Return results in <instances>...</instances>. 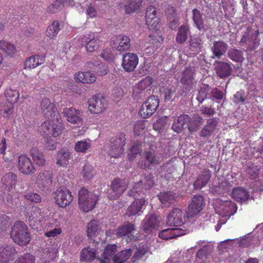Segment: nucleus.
Here are the masks:
<instances>
[{
	"mask_svg": "<svg viewBox=\"0 0 263 263\" xmlns=\"http://www.w3.org/2000/svg\"><path fill=\"white\" fill-rule=\"evenodd\" d=\"M156 138L152 135H147L144 137V143L148 146L143 153V159L137 163L139 168L146 169L151 166L159 164L161 161V154L156 152Z\"/></svg>",
	"mask_w": 263,
	"mask_h": 263,
	"instance_id": "f257e3e1",
	"label": "nucleus"
},
{
	"mask_svg": "<svg viewBox=\"0 0 263 263\" xmlns=\"http://www.w3.org/2000/svg\"><path fill=\"white\" fill-rule=\"evenodd\" d=\"M10 236L12 240L20 246H25L29 243L30 238L27 225L23 221H17L12 227Z\"/></svg>",
	"mask_w": 263,
	"mask_h": 263,
	"instance_id": "f03ea898",
	"label": "nucleus"
},
{
	"mask_svg": "<svg viewBox=\"0 0 263 263\" xmlns=\"http://www.w3.org/2000/svg\"><path fill=\"white\" fill-rule=\"evenodd\" d=\"M99 200L98 196L84 188H81L78 194V206L79 209L85 213L91 211Z\"/></svg>",
	"mask_w": 263,
	"mask_h": 263,
	"instance_id": "7ed1b4c3",
	"label": "nucleus"
},
{
	"mask_svg": "<svg viewBox=\"0 0 263 263\" xmlns=\"http://www.w3.org/2000/svg\"><path fill=\"white\" fill-rule=\"evenodd\" d=\"M41 128L47 135L50 134L53 137H59L64 128L60 115H57L56 118L44 122Z\"/></svg>",
	"mask_w": 263,
	"mask_h": 263,
	"instance_id": "20e7f679",
	"label": "nucleus"
},
{
	"mask_svg": "<svg viewBox=\"0 0 263 263\" xmlns=\"http://www.w3.org/2000/svg\"><path fill=\"white\" fill-rule=\"evenodd\" d=\"M125 135L124 133H120L112 137L109 144L108 154L112 157H119L123 153V146L125 144Z\"/></svg>",
	"mask_w": 263,
	"mask_h": 263,
	"instance_id": "39448f33",
	"label": "nucleus"
},
{
	"mask_svg": "<svg viewBox=\"0 0 263 263\" xmlns=\"http://www.w3.org/2000/svg\"><path fill=\"white\" fill-rule=\"evenodd\" d=\"M154 184V176L152 174L145 175L142 180L136 182L132 189L128 192V195L137 198L142 192L143 189L149 190Z\"/></svg>",
	"mask_w": 263,
	"mask_h": 263,
	"instance_id": "423d86ee",
	"label": "nucleus"
},
{
	"mask_svg": "<svg viewBox=\"0 0 263 263\" xmlns=\"http://www.w3.org/2000/svg\"><path fill=\"white\" fill-rule=\"evenodd\" d=\"M158 97L152 96L147 99L142 104L139 114L142 118L146 119L152 116L159 106Z\"/></svg>",
	"mask_w": 263,
	"mask_h": 263,
	"instance_id": "0eeeda50",
	"label": "nucleus"
},
{
	"mask_svg": "<svg viewBox=\"0 0 263 263\" xmlns=\"http://www.w3.org/2000/svg\"><path fill=\"white\" fill-rule=\"evenodd\" d=\"M128 185L127 179L117 178L114 179L110 185V191L108 192V197L111 200L118 198L126 190Z\"/></svg>",
	"mask_w": 263,
	"mask_h": 263,
	"instance_id": "6e6552de",
	"label": "nucleus"
},
{
	"mask_svg": "<svg viewBox=\"0 0 263 263\" xmlns=\"http://www.w3.org/2000/svg\"><path fill=\"white\" fill-rule=\"evenodd\" d=\"M152 84V79L149 77L142 79L134 87L132 97L134 99L138 100L145 97L148 91V88Z\"/></svg>",
	"mask_w": 263,
	"mask_h": 263,
	"instance_id": "1a4fd4ad",
	"label": "nucleus"
},
{
	"mask_svg": "<svg viewBox=\"0 0 263 263\" xmlns=\"http://www.w3.org/2000/svg\"><path fill=\"white\" fill-rule=\"evenodd\" d=\"M82 44H85L86 51L92 53L100 47L101 41L99 37L95 36L94 33H90L83 35L80 39Z\"/></svg>",
	"mask_w": 263,
	"mask_h": 263,
	"instance_id": "9d476101",
	"label": "nucleus"
},
{
	"mask_svg": "<svg viewBox=\"0 0 263 263\" xmlns=\"http://www.w3.org/2000/svg\"><path fill=\"white\" fill-rule=\"evenodd\" d=\"M17 167L21 173L25 175L33 174L35 167L30 159L26 155H21L17 159Z\"/></svg>",
	"mask_w": 263,
	"mask_h": 263,
	"instance_id": "9b49d317",
	"label": "nucleus"
},
{
	"mask_svg": "<svg viewBox=\"0 0 263 263\" xmlns=\"http://www.w3.org/2000/svg\"><path fill=\"white\" fill-rule=\"evenodd\" d=\"M180 83L186 88L192 89L196 84L195 69L191 67L185 68L181 74Z\"/></svg>",
	"mask_w": 263,
	"mask_h": 263,
	"instance_id": "f8f14e48",
	"label": "nucleus"
},
{
	"mask_svg": "<svg viewBox=\"0 0 263 263\" xmlns=\"http://www.w3.org/2000/svg\"><path fill=\"white\" fill-rule=\"evenodd\" d=\"M41 106L44 117L48 120L56 118L57 115H60L55 104L51 103L48 98H45L42 99Z\"/></svg>",
	"mask_w": 263,
	"mask_h": 263,
	"instance_id": "ddd939ff",
	"label": "nucleus"
},
{
	"mask_svg": "<svg viewBox=\"0 0 263 263\" xmlns=\"http://www.w3.org/2000/svg\"><path fill=\"white\" fill-rule=\"evenodd\" d=\"M139 63L138 55L134 53L126 52L123 55L121 66L126 72H132Z\"/></svg>",
	"mask_w": 263,
	"mask_h": 263,
	"instance_id": "4468645a",
	"label": "nucleus"
},
{
	"mask_svg": "<svg viewBox=\"0 0 263 263\" xmlns=\"http://www.w3.org/2000/svg\"><path fill=\"white\" fill-rule=\"evenodd\" d=\"M54 194L56 203L62 208L69 204L73 200L71 193L67 189L57 190Z\"/></svg>",
	"mask_w": 263,
	"mask_h": 263,
	"instance_id": "2eb2a0df",
	"label": "nucleus"
},
{
	"mask_svg": "<svg viewBox=\"0 0 263 263\" xmlns=\"http://www.w3.org/2000/svg\"><path fill=\"white\" fill-rule=\"evenodd\" d=\"M156 8L152 6H149L145 12V21L149 30L156 29L159 27L160 18L157 15Z\"/></svg>",
	"mask_w": 263,
	"mask_h": 263,
	"instance_id": "dca6fc26",
	"label": "nucleus"
},
{
	"mask_svg": "<svg viewBox=\"0 0 263 263\" xmlns=\"http://www.w3.org/2000/svg\"><path fill=\"white\" fill-rule=\"evenodd\" d=\"M52 177L51 171H42L36 176V183L39 187L48 190L52 185Z\"/></svg>",
	"mask_w": 263,
	"mask_h": 263,
	"instance_id": "f3484780",
	"label": "nucleus"
},
{
	"mask_svg": "<svg viewBox=\"0 0 263 263\" xmlns=\"http://www.w3.org/2000/svg\"><path fill=\"white\" fill-rule=\"evenodd\" d=\"M63 114L67 121L72 124H82L83 122L82 112L80 110L65 107L63 109Z\"/></svg>",
	"mask_w": 263,
	"mask_h": 263,
	"instance_id": "a211bd4d",
	"label": "nucleus"
},
{
	"mask_svg": "<svg viewBox=\"0 0 263 263\" xmlns=\"http://www.w3.org/2000/svg\"><path fill=\"white\" fill-rule=\"evenodd\" d=\"M105 99L102 97L95 96L89 101L88 110L93 114H98L105 109Z\"/></svg>",
	"mask_w": 263,
	"mask_h": 263,
	"instance_id": "6ab92c4d",
	"label": "nucleus"
},
{
	"mask_svg": "<svg viewBox=\"0 0 263 263\" xmlns=\"http://www.w3.org/2000/svg\"><path fill=\"white\" fill-rule=\"evenodd\" d=\"M112 46L120 52L126 51L129 50L131 46L130 39L129 36L119 34L116 36V40L112 42Z\"/></svg>",
	"mask_w": 263,
	"mask_h": 263,
	"instance_id": "aec40b11",
	"label": "nucleus"
},
{
	"mask_svg": "<svg viewBox=\"0 0 263 263\" xmlns=\"http://www.w3.org/2000/svg\"><path fill=\"white\" fill-rule=\"evenodd\" d=\"M211 178V172L209 169H204L201 173L196 177L193 183V187L195 190H200L205 187Z\"/></svg>",
	"mask_w": 263,
	"mask_h": 263,
	"instance_id": "412c9836",
	"label": "nucleus"
},
{
	"mask_svg": "<svg viewBox=\"0 0 263 263\" xmlns=\"http://www.w3.org/2000/svg\"><path fill=\"white\" fill-rule=\"evenodd\" d=\"M218 124V119L216 117L207 119L206 124L201 130L199 136L201 137H210L215 130Z\"/></svg>",
	"mask_w": 263,
	"mask_h": 263,
	"instance_id": "4be33fe9",
	"label": "nucleus"
},
{
	"mask_svg": "<svg viewBox=\"0 0 263 263\" xmlns=\"http://www.w3.org/2000/svg\"><path fill=\"white\" fill-rule=\"evenodd\" d=\"M159 225L160 221L155 215H146L143 221L142 228L145 232L148 233L157 229Z\"/></svg>",
	"mask_w": 263,
	"mask_h": 263,
	"instance_id": "5701e85b",
	"label": "nucleus"
},
{
	"mask_svg": "<svg viewBox=\"0 0 263 263\" xmlns=\"http://www.w3.org/2000/svg\"><path fill=\"white\" fill-rule=\"evenodd\" d=\"M204 204L203 197L201 195H195L189 204V210L192 214H198L203 210Z\"/></svg>",
	"mask_w": 263,
	"mask_h": 263,
	"instance_id": "b1692460",
	"label": "nucleus"
},
{
	"mask_svg": "<svg viewBox=\"0 0 263 263\" xmlns=\"http://www.w3.org/2000/svg\"><path fill=\"white\" fill-rule=\"evenodd\" d=\"M3 186L8 191L14 188L17 182V176L12 172L7 173L1 179Z\"/></svg>",
	"mask_w": 263,
	"mask_h": 263,
	"instance_id": "393cba45",
	"label": "nucleus"
},
{
	"mask_svg": "<svg viewBox=\"0 0 263 263\" xmlns=\"http://www.w3.org/2000/svg\"><path fill=\"white\" fill-rule=\"evenodd\" d=\"M45 61L44 56L35 54L27 58L24 62L25 69H34L43 64Z\"/></svg>",
	"mask_w": 263,
	"mask_h": 263,
	"instance_id": "a878e982",
	"label": "nucleus"
},
{
	"mask_svg": "<svg viewBox=\"0 0 263 263\" xmlns=\"http://www.w3.org/2000/svg\"><path fill=\"white\" fill-rule=\"evenodd\" d=\"M142 2V0H124L119 4V6L121 8H124L126 13L129 14L137 10Z\"/></svg>",
	"mask_w": 263,
	"mask_h": 263,
	"instance_id": "bb28decb",
	"label": "nucleus"
},
{
	"mask_svg": "<svg viewBox=\"0 0 263 263\" xmlns=\"http://www.w3.org/2000/svg\"><path fill=\"white\" fill-rule=\"evenodd\" d=\"M191 34L190 27L188 24H183L178 29L176 36V42L178 44H183L186 41L189 35Z\"/></svg>",
	"mask_w": 263,
	"mask_h": 263,
	"instance_id": "cd10ccee",
	"label": "nucleus"
},
{
	"mask_svg": "<svg viewBox=\"0 0 263 263\" xmlns=\"http://www.w3.org/2000/svg\"><path fill=\"white\" fill-rule=\"evenodd\" d=\"M76 81L85 84H92L96 80L95 74L90 71H79L74 75Z\"/></svg>",
	"mask_w": 263,
	"mask_h": 263,
	"instance_id": "c85d7f7f",
	"label": "nucleus"
},
{
	"mask_svg": "<svg viewBox=\"0 0 263 263\" xmlns=\"http://www.w3.org/2000/svg\"><path fill=\"white\" fill-rule=\"evenodd\" d=\"M15 252V248L11 246H0V262H9Z\"/></svg>",
	"mask_w": 263,
	"mask_h": 263,
	"instance_id": "c756f323",
	"label": "nucleus"
},
{
	"mask_svg": "<svg viewBox=\"0 0 263 263\" xmlns=\"http://www.w3.org/2000/svg\"><path fill=\"white\" fill-rule=\"evenodd\" d=\"M228 49L227 44L223 41H215L212 47L213 58L216 57L219 59L226 53Z\"/></svg>",
	"mask_w": 263,
	"mask_h": 263,
	"instance_id": "7c9ffc66",
	"label": "nucleus"
},
{
	"mask_svg": "<svg viewBox=\"0 0 263 263\" xmlns=\"http://www.w3.org/2000/svg\"><path fill=\"white\" fill-rule=\"evenodd\" d=\"M232 197L237 202H243L249 198V193L245 188L239 187L234 189L232 191Z\"/></svg>",
	"mask_w": 263,
	"mask_h": 263,
	"instance_id": "2f4dec72",
	"label": "nucleus"
},
{
	"mask_svg": "<svg viewBox=\"0 0 263 263\" xmlns=\"http://www.w3.org/2000/svg\"><path fill=\"white\" fill-rule=\"evenodd\" d=\"M135 226L129 222L124 223L122 226L120 227L116 230V235L118 237H123L128 236V237H133L134 236L132 235V233L135 230ZM130 239L132 238H130Z\"/></svg>",
	"mask_w": 263,
	"mask_h": 263,
	"instance_id": "473e14b6",
	"label": "nucleus"
},
{
	"mask_svg": "<svg viewBox=\"0 0 263 263\" xmlns=\"http://www.w3.org/2000/svg\"><path fill=\"white\" fill-rule=\"evenodd\" d=\"M152 30H155V31L149 35L148 42L153 45V51H155L158 46L163 42L164 39L158 28L156 29H153Z\"/></svg>",
	"mask_w": 263,
	"mask_h": 263,
	"instance_id": "72a5a7b5",
	"label": "nucleus"
},
{
	"mask_svg": "<svg viewBox=\"0 0 263 263\" xmlns=\"http://www.w3.org/2000/svg\"><path fill=\"white\" fill-rule=\"evenodd\" d=\"M183 234L182 230L180 228H168L159 233V237L163 239H169L178 237Z\"/></svg>",
	"mask_w": 263,
	"mask_h": 263,
	"instance_id": "f704fd0d",
	"label": "nucleus"
},
{
	"mask_svg": "<svg viewBox=\"0 0 263 263\" xmlns=\"http://www.w3.org/2000/svg\"><path fill=\"white\" fill-rule=\"evenodd\" d=\"M30 155L36 165L39 166H44L46 165L44 155L37 148L32 147L30 150Z\"/></svg>",
	"mask_w": 263,
	"mask_h": 263,
	"instance_id": "c9c22d12",
	"label": "nucleus"
},
{
	"mask_svg": "<svg viewBox=\"0 0 263 263\" xmlns=\"http://www.w3.org/2000/svg\"><path fill=\"white\" fill-rule=\"evenodd\" d=\"M192 20L195 26L199 30H204V20L203 14L196 8L192 10Z\"/></svg>",
	"mask_w": 263,
	"mask_h": 263,
	"instance_id": "e433bc0d",
	"label": "nucleus"
},
{
	"mask_svg": "<svg viewBox=\"0 0 263 263\" xmlns=\"http://www.w3.org/2000/svg\"><path fill=\"white\" fill-rule=\"evenodd\" d=\"M189 119V116L188 115H180L175 119L172 125V128L175 132L180 133L183 129V126L185 124L187 125Z\"/></svg>",
	"mask_w": 263,
	"mask_h": 263,
	"instance_id": "4c0bfd02",
	"label": "nucleus"
},
{
	"mask_svg": "<svg viewBox=\"0 0 263 263\" xmlns=\"http://www.w3.org/2000/svg\"><path fill=\"white\" fill-rule=\"evenodd\" d=\"M87 66L100 76H104L108 72V69L104 64L97 61L87 63Z\"/></svg>",
	"mask_w": 263,
	"mask_h": 263,
	"instance_id": "58836bf2",
	"label": "nucleus"
},
{
	"mask_svg": "<svg viewBox=\"0 0 263 263\" xmlns=\"http://www.w3.org/2000/svg\"><path fill=\"white\" fill-rule=\"evenodd\" d=\"M0 49L10 57L14 56L17 52L16 48L14 44L4 40L0 41Z\"/></svg>",
	"mask_w": 263,
	"mask_h": 263,
	"instance_id": "ea45409f",
	"label": "nucleus"
},
{
	"mask_svg": "<svg viewBox=\"0 0 263 263\" xmlns=\"http://www.w3.org/2000/svg\"><path fill=\"white\" fill-rule=\"evenodd\" d=\"M145 200L144 199H136L130 206L127 210L129 214H138V213L143 212Z\"/></svg>",
	"mask_w": 263,
	"mask_h": 263,
	"instance_id": "a19ab883",
	"label": "nucleus"
},
{
	"mask_svg": "<svg viewBox=\"0 0 263 263\" xmlns=\"http://www.w3.org/2000/svg\"><path fill=\"white\" fill-rule=\"evenodd\" d=\"M117 246L115 245H108L103 253V258L100 260L101 263H112V255L116 251Z\"/></svg>",
	"mask_w": 263,
	"mask_h": 263,
	"instance_id": "79ce46f5",
	"label": "nucleus"
},
{
	"mask_svg": "<svg viewBox=\"0 0 263 263\" xmlns=\"http://www.w3.org/2000/svg\"><path fill=\"white\" fill-rule=\"evenodd\" d=\"M159 199L163 204L173 203L177 197L176 194L172 192H160L158 195Z\"/></svg>",
	"mask_w": 263,
	"mask_h": 263,
	"instance_id": "37998d69",
	"label": "nucleus"
},
{
	"mask_svg": "<svg viewBox=\"0 0 263 263\" xmlns=\"http://www.w3.org/2000/svg\"><path fill=\"white\" fill-rule=\"evenodd\" d=\"M216 73L221 78L228 77L232 70L230 64L225 62H220L216 67Z\"/></svg>",
	"mask_w": 263,
	"mask_h": 263,
	"instance_id": "c03bdc74",
	"label": "nucleus"
},
{
	"mask_svg": "<svg viewBox=\"0 0 263 263\" xmlns=\"http://www.w3.org/2000/svg\"><path fill=\"white\" fill-rule=\"evenodd\" d=\"M202 117L199 115L194 116L192 118L189 116L187 121V127L191 133L196 131L202 123Z\"/></svg>",
	"mask_w": 263,
	"mask_h": 263,
	"instance_id": "a18cd8bd",
	"label": "nucleus"
},
{
	"mask_svg": "<svg viewBox=\"0 0 263 263\" xmlns=\"http://www.w3.org/2000/svg\"><path fill=\"white\" fill-rule=\"evenodd\" d=\"M70 155L67 150L62 149L57 154V164L60 166H65L70 159Z\"/></svg>",
	"mask_w": 263,
	"mask_h": 263,
	"instance_id": "49530a36",
	"label": "nucleus"
},
{
	"mask_svg": "<svg viewBox=\"0 0 263 263\" xmlns=\"http://www.w3.org/2000/svg\"><path fill=\"white\" fill-rule=\"evenodd\" d=\"M60 23L59 21H53L46 29V35L50 39H54L60 30Z\"/></svg>",
	"mask_w": 263,
	"mask_h": 263,
	"instance_id": "de8ad7c7",
	"label": "nucleus"
},
{
	"mask_svg": "<svg viewBox=\"0 0 263 263\" xmlns=\"http://www.w3.org/2000/svg\"><path fill=\"white\" fill-rule=\"evenodd\" d=\"M96 256V250L90 247L84 248L80 254V259L83 261H91Z\"/></svg>",
	"mask_w": 263,
	"mask_h": 263,
	"instance_id": "09e8293b",
	"label": "nucleus"
},
{
	"mask_svg": "<svg viewBox=\"0 0 263 263\" xmlns=\"http://www.w3.org/2000/svg\"><path fill=\"white\" fill-rule=\"evenodd\" d=\"M132 250L130 249H126L116 254L113 257L112 263H123L131 255Z\"/></svg>",
	"mask_w": 263,
	"mask_h": 263,
	"instance_id": "8fccbe9b",
	"label": "nucleus"
},
{
	"mask_svg": "<svg viewBox=\"0 0 263 263\" xmlns=\"http://www.w3.org/2000/svg\"><path fill=\"white\" fill-rule=\"evenodd\" d=\"M228 57L232 61L238 63H242L245 59L243 52L236 48H231L229 50Z\"/></svg>",
	"mask_w": 263,
	"mask_h": 263,
	"instance_id": "3c124183",
	"label": "nucleus"
},
{
	"mask_svg": "<svg viewBox=\"0 0 263 263\" xmlns=\"http://www.w3.org/2000/svg\"><path fill=\"white\" fill-rule=\"evenodd\" d=\"M13 105L9 101H3L0 103V115L7 118L13 111Z\"/></svg>",
	"mask_w": 263,
	"mask_h": 263,
	"instance_id": "603ef678",
	"label": "nucleus"
},
{
	"mask_svg": "<svg viewBox=\"0 0 263 263\" xmlns=\"http://www.w3.org/2000/svg\"><path fill=\"white\" fill-rule=\"evenodd\" d=\"M81 174L84 179L90 180L95 176L96 172L92 165L86 162L83 167Z\"/></svg>",
	"mask_w": 263,
	"mask_h": 263,
	"instance_id": "864d4df0",
	"label": "nucleus"
},
{
	"mask_svg": "<svg viewBox=\"0 0 263 263\" xmlns=\"http://www.w3.org/2000/svg\"><path fill=\"white\" fill-rule=\"evenodd\" d=\"M149 252H150V250L147 245L139 246L136 249L133 257L134 261L139 260Z\"/></svg>",
	"mask_w": 263,
	"mask_h": 263,
	"instance_id": "5fc2aeb1",
	"label": "nucleus"
},
{
	"mask_svg": "<svg viewBox=\"0 0 263 263\" xmlns=\"http://www.w3.org/2000/svg\"><path fill=\"white\" fill-rule=\"evenodd\" d=\"M168 226L174 227L175 228L181 226L183 222L178 215H168L166 221Z\"/></svg>",
	"mask_w": 263,
	"mask_h": 263,
	"instance_id": "6e6d98bb",
	"label": "nucleus"
},
{
	"mask_svg": "<svg viewBox=\"0 0 263 263\" xmlns=\"http://www.w3.org/2000/svg\"><path fill=\"white\" fill-rule=\"evenodd\" d=\"M65 3L60 0H55L49 5L47 11L50 13H55L61 11L64 7Z\"/></svg>",
	"mask_w": 263,
	"mask_h": 263,
	"instance_id": "4d7b16f0",
	"label": "nucleus"
},
{
	"mask_svg": "<svg viewBox=\"0 0 263 263\" xmlns=\"http://www.w3.org/2000/svg\"><path fill=\"white\" fill-rule=\"evenodd\" d=\"M210 87L209 85L203 84L198 91L197 100L199 103H201L205 99L209 98V92L210 90Z\"/></svg>",
	"mask_w": 263,
	"mask_h": 263,
	"instance_id": "13d9d810",
	"label": "nucleus"
},
{
	"mask_svg": "<svg viewBox=\"0 0 263 263\" xmlns=\"http://www.w3.org/2000/svg\"><path fill=\"white\" fill-rule=\"evenodd\" d=\"M99 231V228L98 224V221L96 220L91 221L88 224L87 227V236L89 238H91L93 236L98 234Z\"/></svg>",
	"mask_w": 263,
	"mask_h": 263,
	"instance_id": "bf43d9fd",
	"label": "nucleus"
},
{
	"mask_svg": "<svg viewBox=\"0 0 263 263\" xmlns=\"http://www.w3.org/2000/svg\"><path fill=\"white\" fill-rule=\"evenodd\" d=\"M35 258L34 255L26 253L19 256L14 263H35Z\"/></svg>",
	"mask_w": 263,
	"mask_h": 263,
	"instance_id": "052dcab7",
	"label": "nucleus"
},
{
	"mask_svg": "<svg viewBox=\"0 0 263 263\" xmlns=\"http://www.w3.org/2000/svg\"><path fill=\"white\" fill-rule=\"evenodd\" d=\"M168 117L163 116L159 118L153 124L155 130L160 131L167 126Z\"/></svg>",
	"mask_w": 263,
	"mask_h": 263,
	"instance_id": "680f3d73",
	"label": "nucleus"
},
{
	"mask_svg": "<svg viewBox=\"0 0 263 263\" xmlns=\"http://www.w3.org/2000/svg\"><path fill=\"white\" fill-rule=\"evenodd\" d=\"M90 146V143L86 140L79 141L75 144L74 150L77 152L85 153Z\"/></svg>",
	"mask_w": 263,
	"mask_h": 263,
	"instance_id": "e2e57ef3",
	"label": "nucleus"
},
{
	"mask_svg": "<svg viewBox=\"0 0 263 263\" xmlns=\"http://www.w3.org/2000/svg\"><path fill=\"white\" fill-rule=\"evenodd\" d=\"M6 97L7 98L6 101H9L13 105L18 99L19 93L16 90H12L9 89L6 92Z\"/></svg>",
	"mask_w": 263,
	"mask_h": 263,
	"instance_id": "0e129e2a",
	"label": "nucleus"
},
{
	"mask_svg": "<svg viewBox=\"0 0 263 263\" xmlns=\"http://www.w3.org/2000/svg\"><path fill=\"white\" fill-rule=\"evenodd\" d=\"M213 250L212 247L205 246L197 252L196 256L199 258H202L203 257L206 258L212 252Z\"/></svg>",
	"mask_w": 263,
	"mask_h": 263,
	"instance_id": "69168bd1",
	"label": "nucleus"
},
{
	"mask_svg": "<svg viewBox=\"0 0 263 263\" xmlns=\"http://www.w3.org/2000/svg\"><path fill=\"white\" fill-rule=\"evenodd\" d=\"M201 40L199 39H192L190 41V49L192 51L199 53L201 51Z\"/></svg>",
	"mask_w": 263,
	"mask_h": 263,
	"instance_id": "338daca9",
	"label": "nucleus"
},
{
	"mask_svg": "<svg viewBox=\"0 0 263 263\" xmlns=\"http://www.w3.org/2000/svg\"><path fill=\"white\" fill-rule=\"evenodd\" d=\"M223 98V93L222 91L218 89V88H215L210 91V95L209 96V99L221 100Z\"/></svg>",
	"mask_w": 263,
	"mask_h": 263,
	"instance_id": "774afa93",
	"label": "nucleus"
}]
</instances>
